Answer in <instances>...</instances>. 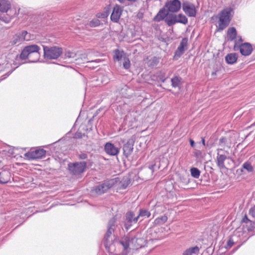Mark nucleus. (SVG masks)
I'll return each mask as SVG.
<instances>
[{
    "label": "nucleus",
    "instance_id": "1",
    "mask_svg": "<svg viewBox=\"0 0 255 255\" xmlns=\"http://www.w3.org/2000/svg\"><path fill=\"white\" fill-rule=\"evenodd\" d=\"M40 48L36 45L26 46L22 51L20 58L22 59H28L30 62H36L40 58Z\"/></svg>",
    "mask_w": 255,
    "mask_h": 255
},
{
    "label": "nucleus",
    "instance_id": "2",
    "mask_svg": "<svg viewBox=\"0 0 255 255\" xmlns=\"http://www.w3.org/2000/svg\"><path fill=\"white\" fill-rule=\"evenodd\" d=\"M231 11L232 9L229 7L223 9L220 12L218 21V30H223L229 25L230 21Z\"/></svg>",
    "mask_w": 255,
    "mask_h": 255
},
{
    "label": "nucleus",
    "instance_id": "3",
    "mask_svg": "<svg viewBox=\"0 0 255 255\" xmlns=\"http://www.w3.org/2000/svg\"><path fill=\"white\" fill-rule=\"evenodd\" d=\"M116 218L113 217L108 223V231L104 238V244L106 247L110 246L112 244L114 239V236L112 235V234L114 232L116 227Z\"/></svg>",
    "mask_w": 255,
    "mask_h": 255
},
{
    "label": "nucleus",
    "instance_id": "4",
    "mask_svg": "<svg viewBox=\"0 0 255 255\" xmlns=\"http://www.w3.org/2000/svg\"><path fill=\"white\" fill-rule=\"evenodd\" d=\"M44 56L47 59H56L62 53L61 47L58 46H43Z\"/></svg>",
    "mask_w": 255,
    "mask_h": 255
},
{
    "label": "nucleus",
    "instance_id": "5",
    "mask_svg": "<svg viewBox=\"0 0 255 255\" xmlns=\"http://www.w3.org/2000/svg\"><path fill=\"white\" fill-rule=\"evenodd\" d=\"M165 21L167 24L170 26L176 23H180L186 24L188 22V19L186 16L183 14H171L166 17Z\"/></svg>",
    "mask_w": 255,
    "mask_h": 255
},
{
    "label": "nucleus",
    "instance_id": "6",
    "mask_svg": "<svg viewBox=\"0 0 255 255\" xmlns=\"http://www.w3.org/2000/svg\"><path fill=\"white\" fill-rule=\"evenodd\" d=\"M86 165V164L84 161L69 163L68 164V169L73 174L78 175L84 171Z\"/></svg>",
    "mask_w": 255,
    "mask_h": 255
},
{
    "label": "nucleus",
    "instance_id": "7",
    "mask_svg": "<svg viewBox=\"0 0 255 255\" xmlns=\"http://www.w3.org/2000/svg\"><path fill=\"white\" fill-rule=\"evenodd\" d=\"M46 153V150L42 148L31 149L29 151L24 154V156L29 159H36L44 158Z\"/></svg>",
    "mask_w": 255,
    "mask_h": 255
},
{
    "label": "nucleus",
    "instance_id": "8",
    "mask_svg": "<svg viewBox=\"0 0 255 255\" xmlns=\"http://www.w3.org/2000/svg\"><path fill=\"white\" fill-rule=\"evenodd\" d=\"M135 138L134 136H132L131 138L127 141L126 143L124 145L123 148V154L126 158H128L133 151V146L135 141Z\"/></svg>",
    "mask_w": 255,
    "mask_h": 255
},
{
    "label": "nucleus",
    "instance_id": "9",
    "mask_svg": "<svg viewBox=\"0 0 255 255\" xmlns=\"http://www.w3.org/2000/svg\"><path fill=\"white\" fill-rule=\"evenodd\" d=\"M0 157L6 159H10L13 158L18 159L22 158V156L18 153V150L10 149L8 151L3 150L0 152Z\"/></svg>",
    "mask_w": 255,
    "mask_h": 255
},
{
    "label": "nucleus",
    "instance_id": "10",
    "mask_svg": "<svg viewBox=\"0 0 255 255\" xmlns=\"http://www.w3.org/2000/svg\"><path fill=\"white\" fill-rule=\"evenodd\" d=\"M138 220V217L135 216L132 212H128L126 215L125 228L128 230L132 224H135Z\"/></svg>",
    "mask_w": 255,
    "mask_h": 255
},
{
    "label": "nucleus",
    "instance_id": "11",
    "mask_svg": "<svg viewBox=\"0 0 255 255\" xmlns=\"http://www.w3.org/2000/svg\"><path fill=\"white\" fill-rule=\"evenodd\" d=\"M165 6L169 12H177L181 8V2L179 0H170L166 3Z\"/></svg>",
    "mask_w": 255,
    "mask_h": 255
},
{
    "label": "nucleus",
    "instance_id": "12",
    "mask_svg": "<svg viewBox=\"0 0 255 255\" xmlns=\"http://www.w3.org/2000/svg\"><path fill=\"white\" fill-rule=\"evenodd\" d=\"M182 9L185 13L190 17L195 16L196 10L193 4L187 1L184 2L182 4Z\"/></svg>",
    "mask_w": 255,
    "mask_h": 255
},
{
    "label": "nucleus",
    "instance_id": "13",
    "mask_svg": "<svg viewBox=\"0 0 255 255\" xmlns=\"http://www.w3.org/2000/svg\"><path fill=\"white\" fill-rule=\"evenodd\" d=\"M123 10V8L122 6L117 4L113 8L111 15V20L114 22H118L122 15Z\"/></svg>",
    "mask_w": 255,
    "mask_h": 255
},
{
    "label": "nucleus",
    "instance_id": "14",
    "mask_svg": "<svg viewBox=\"0 0 255 255\" xmlns=\"http://www.w3.org/2000/svg\"><path fill=\"white\" fill-rule=\"evenodd\" d=\"M188 39L184 38L182 39L180 43L179 46L175 52L174 57H179L184 52L185 50L187 48Z\"/></svg>",
    "mask_w": 255,
    "mask_h": 255
},
{
    "label": "nucleus",
    "instance_id": "15",
    "mask_svg": "<svg viewBox=\"0 0 255 255\" xmlns=\"http://www.w3.org/2000/svg\"><path fill=\"white\" fill-rule=\"evenodd\" d=\"M105 150L107 154L111 155H116L119 152V149L110 142L106 143Z\"/></svg>",
    "mask_w": 255,
    "mask_h": 255
},
{
    "label": "nucleus",
    "instance_id": "16",
    "mask_svg": "<svg viewBox=\"0 0 255 255\" xmlns=\"http://www.w3.org/2000/svg\"><path fill=\"white\" fill-rule=\"evenodd\" d=\"M241 53L244 56L250 55L253 51V48L249 43H244L240 45L239 47Z\"/></svg>",
    "mask_w": 255,
    "mask_h": 255
},
{
    "label": "nucleus",
    "instance_id": "17",
    "mask_svg": "<svg viewBox=\"0 0 255 255\" xmlns=\"http://www.w3.org/2000/svg\"><path fill=\"white\" fill-rule=\"evenodd\" d=\"M10 173L8 170L0 169V184H5L10 179Z\"/></svg>",
    "mask_w": 255,
    "mask_h": 255
},
{
    "label": "nucleus",
    "instance_id": "18",
    "mask_svg": "<svg viewBox=\"0 0 255 255\" xmlns=\"http://www.w3.org/2000/svg\"><path fill=\"white\" fill-rule=\"evenodd\" d=\"M11 4L8 0H0V11L2 12H7L11 9Z\"/></svg>",
    "mask_w": 255,
    "mask_h": 255
},
{
    "label": "nucleus",
    "instance_id": "19",
    "mask_svg": "<svg viewBox=\"0 0 255 255\" xmlns=\"http://www.w3.org/2000/svg\"><path fill=\"white\" fill-rule=\"evenodd\" d=\"M9 12V13L7 14V16H6L4 14L0 15V19L2 21H4L5 23H9L12 17L14 15L17 14L16 11L14 10L13 9H10Z\"/></svg>",
    "mask_w": 255,
    "mask_h": 255
},
{
    "label": "nucleus",
    "instance_id": "20",
    "mask_svg": "<svg viewBox=\"0 0 255 255\" xmlns=\"http://www.w3.org/2000/svg\"><path fill=\"white\" fill-rule=\"evenodd\" d=\"M94 190L97 194L101 195L107 192L108 190V188L107 187L106 184L104 182L103 183L97 186Z\"/></svg>",
    "mask_w": 255,
    "mask_h": 255
},
{
    "label": "nucleus",
    "instance_id": "21",
    "mask_svg": "<svg viewBox=\"0 0 255 255\" xmlns=\"http://www.w3.org/2000/svg\"><path fill=\"white\" fill-rule=\"evenodd\" d=\"M167 13L165 9H160L154 17V20L156 21H160L163 20L165 17H167Z\"/></svg>",
    "mask_w": 255,
    "mask_h": 255
},
{
    "label": "nucleus",
    "instance_id": "22",
    "mask_svg": "<svg viewBox=\"0 0 255 255\" xmlns=\"http://www.w3.org/2000/svg\"><path fill=\"white\" fill-rule=\"evenodd\" d=\"M237 55L236 53L228 54L225 57L226 62L230 64H233L237 60Z\"/></svg>",
    "mask_w": 255,
    "mask_h": 255
},
{
    "label": "nucleus",
    "instance_id": "23",
    "mask_svg": "<svg viewBox=\"0 0 255 255\" xmlns=\"http://www.w3.org/2000/svg\"><path fill=\"white\" fill-rule=\"evenodd\" d=\"M124 57H126V56L123 51H120L118 49L115 51L113 56L115 61H120L122 58L124 59Z\"/></svg>",
    "mask_w": 255,
    "mask_h": 255
},
{
    "label": "nucleus",
    "instance_id": "24",
    "mask_svg": "<svg viewBox=\"0 0 255 255\" xmlns=\"http://www.w3.org/2000/svg\"><path fill=\"white\" fill-rule=\"evenodd\" d=\"M227 36L229 40L232 41L237 37V31L234 27H231L228 29L227 32Z\"/></svg>",
    "mask_w": 255,
    "mask_h": 255
},
{
    "label": "nucleus",
    "instance_id": "25",
    "mask_svg": "<svg viewBox=\"0 0 255 255\" xmlns=\"http://www.w3.org/2000/svg\"><path fill=\"white\" fill-rule=\"evenodd\" d=\"M199 252V248L197 246L189 248L187 249L183 254V255H192L193 254H197Z\"/></svg>",
    "mask_w": 255,
    "mask_h": 255
},
{
    "label": "nucleus",
    "instance_id": "26",
    "mask_svg": "<svg viewBox=\"0 0 255 255\" xmlns=\"http://www.w3.org/2000/svg\"><path fill=\"white\" fill-rule=\"evenodd\" d=\"M120 181V179L118 177L111 179L110 180L105 181L104 183L106 184L107 187L108 189L114 186L115 185L118 184Z\"/></svg>",
    "mask_w": 255,
    "mask_h": 255
},
{
    "label": "nucleus",
    "instance_id": "27",
    "mask_svg": "<svg viewBox=\"0 0 255 255\" xmlns=\"http://www.w3.org/2000/svg\"><path fill=\"white\" fill-rule=\"evenodd\" d=\"M167 217L165 215H164L155 219L154 223L155 225H162L167 221Z\"/></svg>",
    "mask_w": 255,
    "mask_h": 255
},
{
    "label": "nucleus",
    "instance_id": "28",
    "mask_svg": "<svg viewBox=\"0 0 255 255\" xmlns=\"http://www.w3.org/2000/svg\"><path fill=\"white\" fill-rule=\"evenodd\" d=\"M120 184V187L122 189L126 188L128 184L130 183V180L128 177H125L122 181H120L118 183Z\"/></svg>",
    "mask_w": 255,
    "mask_h": 255
},
{
    "label": "nucleus",
    "instance_id": "29",
    "mask_svg": "<svg viewBox=\"0 0 255 255\" xmlns=\"http://www.w3.org/2000/svg\"><path fill=\"white\" fill-rule=\"evenodd\" d=\"M150 216V213L147 210L145 209H140L139 211V214L137 215L138 217V220L140 219V218H145V217H149Z\"/></svg>",
    "mask_w": 255,
    "mask_h": 255
},
{
    "label": "nucleus",
    "instance_id": "30",
    "mask_svg": "<svg viewBox=\"0 0 255 255\" xmlns=\"http://www.w3.org/2000/svg\"><path fill=\"white\" fill-rule=\"evenodd\" d=\"M181 78L177 76L172 78L171 81L172 87L174 88L179 87L181 84Z\"/></svg>",
    "mask_w": 255,
    "mask_h": 255
},
{
    "label": "nucleus",
    "instance_id": "31",
    "mask_svg": "<svg viewBox=\"0 0 255 255\" xmlns=\"http://www.w3.org/2000/svg\"><path fill=\"white\" fill-rule=\"evenodd\" d=\"M18 34L20 35L21 39H22V41H28L31 39L30 34L28 33L26 31H22Z\"/></svg>",
    "mask_w": 255,
    "mask_h": 255
},
{
    "label": "nucleus",
    "instance_id": "32",
    "mask_svg": "<svg viewBox=\"0 0 255 255\" xmlns=\"http://www.w3.org/2000/svg\"><path fill=\"white\" fill-rule=\"evenodd\" d=\"M191 176L195 178H198L200 175V170L197 168L192 167L190 169Z\"/></svg>",
    "mask_w": 255,
    "mask_h": 255
},
{
    "label": "nucleus",
    "instance_id": "33",
    "mask_svg": "<svg viewBox=\"0 0 255 255\" xmlns=\"http://www.w3.org/2000/svg\"><path fill=\"white\" fill-rule=\"evenodd\" d=\"M23 41L22 39H21L20 35L19 34L17 33L15 35L13 36L12 40L11 41V43L12 44H16L20 42Z\"/></svg>",
    "mask_w": 255,
    "mask_h": 255
},
{
    "label": "nucleus",
    "instance_id": "34",
    "mask_svg": "<svg viewBox=\"0 0 255 255\" xmlns=\"http://www.w3.org/2000/svg\"><path fill=\"white\" fill-rule=\"evenodd\" d=\"M219 144L221 147H224L226 145L228 146L229 145L228 138L226 137H222L219 139Z\"/></svg>",
    "mask_w": 255,
    "mask_h": 255
},
{
    "label": "nucleus",
    "instance_id": "35",
    "mask_svg": "<svg viewBox=\"0 0 255 255\" xmlns=\"http://www.w3.org/2000/svg\"><path fill=\"white\" fill-rule=\"evenodd\" d=\"M100 24V21L98 19H94L90 21L89 25L90 27H96Z\"/></svg>",
    "mask_w": 255,
    "mask_h": 255
},
{
    "label": "nucleus",
    "instance_id": "36",
    "mask_svg": "<svg viewBox=\"0 0 255 255\" xmlns=\"http://www.w3.org/2000/svg\"><path fill=\"white\" fill-rule=\"evenodd\" d=\"M244 169L247 170L248 172H252L253 170V168L251 165V163L248 162H246L243 165Z\"/></svg>",
    "mask_w": 255,
    "mask_h": 255
},
{
    "label": "nucleus",
    "instance_id": "37",
    "mask_svg": "<svg viewBox=\"0 0 255 255\" xmlns=\"http://www.w3.org/2000/svg\"><path fill=\"white\" fill-rule=\"evenodd\" d=\"M224 151L222 149L218 150V156L217 159H226L227 158L226 156L223 154Z\"/></svg>",
    "mask_w": 255,
    "mask_h": 255
},
{
    "label": "nucleus",
    "instance_id": "38",
    "mask_svg": "<svg viewBox=\"0 0 255 255\" xmlns=\"http://www.w3.org/2000/svg\"><path fill=\"white\" fill-rule=\"evenodd\" d=\"M76 54L70 51H66L65 56L66 58H74L76 57Z\"/></svg>",
    "mask_w": 255,
    "mask_h": 255
},
{
    "label": "nucleus",
    "instance_id": "39",
    "mask_svg": "<svg viewBox=\"0 0 255 255\" xmlns=\"http://www.w3.org/2000/svg\"><path fill=\"white\" fill-rule=\"evenodd\" d=\"M124 62L123 63V66L124 68L128 69L130 67V61L129 60L128 58L127 57H124Z\"/></svg>",
    "mask_w": 255,
    "mask_h": 255
},
{
    "label": "nucleus",
    "instance_id": "40",
    "mask_svg": "<svg viewBox=\"0 0 255 255\" xmlns=\"http://www.w3.org/2000/svg\"><path fill=\"white\" fill-rule=\"evenodd\" d=\"M195 157L197 158H203L204 157V155H205V153H203L200 150H196L194 152Z\"/></svg>",
    "mask_w": 255,
    "mask_h": 255
},
{
    "label": "nucleus",
    "instance_id": "41",
    "mask_svg": "<svg viewBox=\"0 0 255 255\" xmlns=\"http://www.w3.org/2000/svg\"><path fill=\"white\" fill-rule=\"evenodd\" d=\"M136 0H120V2L126 5H129V3L136 1Z\"/></svg>",
    "mask_w": 255,
    "mask_h": 255
},
{
    "label": "nucleus",
    "instance_id": "42",
    "mask_svg": "<svg viewBox=\"0 0 255 255\" xmlns=\"http://www.w3.org/2000/svg\"><path fill=\"white\" fill-rule=\"evenodd\" d=\"M109 15V12L108 11H105L102 13H98L97 16L99 18H105L107 17Z\"/></svg>",
    "mask_w": 255,
    "mask_h": 255
},
{
    "label": "nucleus",
    "instance_id": "43",
    "mask_svg": "<svg viewBox=\"0 0 255 255\" xmlns=\"http://www.w3.org/2000/svg\"><path fill=\"white\" fill-rule=\"evenodd\" d=\"M224 160H216V162L218 166L219 167L224 168Z\"/></svg>",
    "mask_w": 255,
    "mask_h": 255
},
{
    "label": "nucleus",
    "instance_id": "44",
    "mask_svg": "<svg viewBox=\"0 0 255 255\" xmlns=\"http://www.w3.org/2000/svg\"><path fill=\"white\" fill-rule=\"evenodd\" d=\"M249 214L255 218V206L250 210Z\"/></svg>",
    "mask_w": 255,
    "mask_h": 255
},
{
    "label": "nucleus",
    "instance_id": "45",
    "mask_svg": "<svg viewBox=\"0 0 255 255\" xmlns=\"http://www.w3.org/2000/svg\"><path fill=\"white\" fill-rule=\"evenodd\" d=\"M234 244V241L232 239L230 238L227 242V246L229 248H231Z\"/></svg>",
    "mask_w": 255,
    "mask_h": 255
},
{
    "label": "nucleus",
    "instance_id": "46",
    "mask_svg": "<svg viewBox=\"0 0 255 255\" xmlns=\"http://www.w3.org/2000/svg\"><path fill=\"white\" fill-rule=\"evenodd\" d=\"M242 221L243 223H245L252 224V222L248 218V217L246 215L243 218Z\"/></svg>",
    "mask_w": 255,
    "mask_h": 255
},
{
    "label": "nucleus",
    "instance_id": "47",
    "mask_svg": "<svg viewBox=\"0 0 255 255\" xmlns=\"http://www.w3.org/2000/svg\"><path fill=\"white\" fill-rule=\"evenodd\" d=\"M181 180L182 182L185 184H188L189 182V179H187L186 178L183 177V178H181Z\"/></svg>",
    "mask_w": 255,
    "mask_h": 255
},
{
    "label": "nucleus",
    "instance_id": "48",
    "mask_svg": "<svg viewBox=\"0 0 255 255\" xmlns=\"http://www.w3.org/2000/svg\"><path fill=\"white\" fill-rule=\"evenodd\" d=\"M79 158L81 159H85L87 158V155L85 153H82L79 155Z\"/></svg>",
    "mask_w": 255,
    "mask_h": 255
},
{
    "label": "nucleus",
    "instance_id": "49",
    "mask_svg": "<svg viewBox=\"0 0 255 255\" xmlns=\"http://www.w3.org/2000/svg\"><path fill=\"white\" fill-rule=\"evenodd\" d=\"M189 141H190L191 146L192 147H194L195 146V142H194V140L192 139H190Z\"/></svg>",
    "mask_w": 255,
    "mask_h": 255
},
{
    "label": "nucleus",
    "instance_id": "50",
    "mask_svg": "<svg viewBox=\"0 0 255 255\" xmlns=\"http://www.w3.org/2000/svg\"><path fill=\"white\" fill-rule=\"evenodd\" d=\"M100 62V60L99 59H96L95 60H92V61H87L88 63H98Z\"/></svg>",
    "mask_w": 255,
    "mask_h": 255
},
{
    "label": "nucleus",
    "instance_id": "51",
    "mask_svg": "<svg viewBox=\"0 0 255 255\" xmlns=\"http://www.w3.org/2000/svg\"><path fill=\"white\" fill-rule=\"evenodd\" d=\"M202 143L204 146L205 145V139L203 137H202Z\"/></svg>",
    "mask_w": 255,
    "mask_h": 255
},
{
    "label": "nucleus",
    "instance_id": "52",
    "mask_svg": "<svg viewBox=\"0 0 255 255\" xmlns=\"http://www.w3.org/2000/svg\"><path fill=\"white\" fill-rule=\"evenodd\" d=\"M122 162H123V163L124 164H125V160H122Z\"/></svg>",
    "mask_w": 255,
    "mask_h": 255
},
{
    "label": "nucleus",
    "instance_id": "53",
    "mask_svg": "<svg viewBox=\"0 0 255 255\" xmlns=\"http://www.w3.org/2000/svg\"><path fill=\"white\" fill-rule=\"evenodd\" d=\"M239 40H240L241 41H242V39L241 37H240Z\"/></svg>",
    "mask_w": 255,
    "mask_h": 255
},
{
    "label": "nucleus",
    "instance_id": "54",
    "mask_svg": "<svg viewBox=\"0 0 255 255\" xmlns=\"http://www.w3.org/2000/svg\"><path fill=\"white\" fill-rule=\"evenodd\" d=\"M143 218L141 219H140V221L143 220Z\"/></svg>",
    "mask_w": 255,
    "mask_h": 255
},
{
    "label": "nucleus",
    "instance_id": "55",
    "mask_svg": "<svg viewBox=\"0 0 255 255\" xmlns=\"http://www.w3.org/2000/svg\"><path fill=\"white\" fill-rule=\"evenodd\" d=\"M120 2V0H118Z\"/></svg>",
    "mask_w": 255,
    "mask_h": 255
}]
</instances>
